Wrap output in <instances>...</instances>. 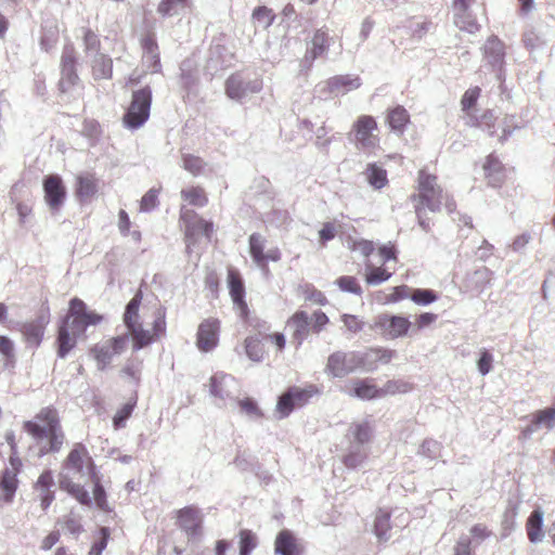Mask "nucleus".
I'll use <instances>...</instances> for the list:
<instances>
[{
    "instance_id": "obj_3",
    "label": "nucleus",
    "mask_w": 555,
    "mask_h": 555,
    "mask_svg": "<svg viewBox=\"0 0 555 555\" xmlns=\"http://www.w3.org/2000/svg\"><path fill=\"white\" fill-rule=\"evenodd\" d=\"M318 393L319 388L315 385H308L304 388L298 386L288 387L278 398L276 412L279 418L289 416L294 410L305 406Z\"/></svg>"
},
{
    "instance_id": "obj_56",
    "label": "nucleus",
    "mask_w": 555,
    "mask_h": 555,
    "mask_svg": "<svg viewBox=\"0 0 555 555\" xmlns=\"http://www.w3.org/2000/svg\"><path fill=\"white\" fill-rule=\"evenodd\" d=\"M135 406L134 402H127L124 404L113 417V425L116 429L125 426L127 420L131 416Z\"/></svg>"
},
{
    "instance_id": "obj_12",
    "label": "nucleus",
    "mask_w": 555,
    "mask_h": 555,
    "mask_svg": "<svg viewBox=\"0 0 555 555\" xmlns=\"http://www.w3.org/2000/svg\"><path fill=\"white\" fill-rule=\"evenodd\" d=\"M482 50L486 64L491 67L496 79L503 81L505 78L503 68L505 64L504 43L496 36H491L487 39Z\"/></svg>"
},
{
    "instance_id": "obj_49",
    "label": "nucleus",
    "mask_w": 555,
    "mask_h": 555,
    "mask_svg": "<svg viewBox=\"0 0 555 555\" xmlns=\"http://www.w3.org/2000/svg\"><path fill=\"white\" fill-rule=\"evenodd\" d=\"M410 298L420 306H428L438 299L437 293L430 288H415Z\"/></svg>"
},
{
    "instance_id": "obj_36",
    "label": "nucleus",
    "mask_w": 555,
    "mask_h": 555,
    "mask_svg": "<svg viewBox=\"0 0 555 555\" xmlns=\"http://www.w3.org/2000/svg\"><path fill=\"white\" fill-rule=\"evenodd\" d=\"M390 529V513L379 509L374 520V533L379 542H386L390 539V534H388Z\"/></svg>"
},
{
    "instance_id": "obj_4",
    "label": "nucleus",
    "mask_w": 555,
    "mask_h": 555,
    "mask_svg": "<svg viewBox=\"0 0 555 555\" xmlns=\"http://www.w3.org/2000/svg\"><path fill=\"white\" fill-rule=\"evenodd\" d=\"M436 176L429 175L424 170L418 175V194H413L412 199H420L417 205L436 212L439 211L443 203V192L436 183Z\"/></svg>"
},
{
    "instance_id": "obj_10",
    "label": "nucleus",
    "mask_w": 555,
    "mask_h": 555,
    "mask_svg": "<svg viewBox=\"0 0 555 555\" xmlns=\"http://www.w3.org/2000/svg\"><path fill=\"white\" fill-rule=\"evenodd\" d=\"M209 392L222 402L221 406H224L228 401L234 402L236 400L238 392L237 380L230 374L217 372L210 377Z\"/></svg>"
},
{
    "instance_id": "obj_43",
    "label": "nucleus",
    "mask_w": 555,
    "mask_h": 555,
    "mask_svg": "<svg viewBox=\"0 0 555 555\" xmlns=\"http://www.w3.org/2000/svg\"><path fill=\"white\" fill-rule=\"evenodd\" d=\"M129 333L133 336V349L140 350L153 341V335L147 330H144L141 324H134L133 327H127Z\"/></svg>"
},
{
    "instance_id": "obj_41",
    "label": "nucleus",
    "mask_w": 555,
    "mask_h": 555,
    "mask_svg": "<svg viewBox=\"0 0 555 555\" xmlns=\"http://www.w3.org/2000/svg\"><path fill=\"white\" fill-rule=\"evenodd\" d=\"M366 457V452L361 444L351 442L348 449V453L344 456V464L348 468L359 467Z\"/></svg>"
},
{
    "instance_id": "obj_25",
    "label": "nucleus",
    "mask_w": 555,
    "mask_h": 555,
    "mask_svg": "<svg viewBox=\"0 0 555 555\" xmlns=\"http://www.w3.org/2000/svg\"><path fill=\"white\" fill-rule=\"evenodd\" d=\"M288 326L293 328L294 339L301 345L311 328V319L306 311H297L288 321Z\"/></svg>"
},
{
    "instance_id": "obj_50",
    "label": "nucleus",
    "mask_w": 555,
    "mask_h": 555,
    "mask_svg": "<svg viewBox=\"0 0 555 555\" xmlns=\"http://www.w3.org/2000/svg\"><path fill=\"white\" fill-rule=\"evenodd\" d=\"M256 546V534L251 530L242 529L240 531V555H250Z\"/></svg>"
},
{
    "instance_id": "obj_6",
    "label": "nucleus",
    "mask_w": 555,
    "mask_h": 555,
    "mask_svg": "<svg viewBox=\"0 0 555 555\" xmlns=\"http://www.w3.org/2000/svg\"><path fill=\"white\" fill-rule=\"evenodd\" d=\"M129 343V335L122 334L113 337L102 344L94 345L90 352L96 361L98 370L104 371L113 361L115 356L121 354Z\"/></svg>"
},
{
    "instance_id": "obj_38",
    "label": "nucleus",
    "mask_w": 555,
    "mask_h": 555,
    "mask_svg": "<svg viewBox=\"0 0 555 555\" xmlns=\"http://www.w3.org/2000/svg\"><path fill=\"white\" fill-rule=\"evenodd\" d=\"M328 50V35L322 29H318L311 40V46L307 48V53L320 57Z\"/></svg>"
},
{
    "instance_id": "obj_5",
    "label": "nucleus",
    "mask_w": 555,
    "mask_h": 555,
    "mask_svg": "<svg viewBox=\"0 0 555 555\" xmlns=\"http://www.w3.org/2000/svg\"><path fill=\"white\" fill-rule=\"evenodd\" d=\"M181 221L184 223V241L186 245V253H191L192 246H194L201 235L205 236L208 241L210 240L214 224L210 221H206L198 217L194 210H184L181 212Z\"/></svg>"
},
{
    "instance_id": "obj_18",
    "label": "nucleus",
    "mask_w": 555,
    "mask_h": 555,
    "mask_svg": "<svg viewBox=\"0 0 555 555\" xmlns=\"http://www.w3.org/2000/svg\"><path fill=\"white\" fill-rule=\"evenodd\" d=\"M10 466L5 467L0 476V489L4 493V501L12 502L18 480L17 475L22 468V461L18 456H10Z\"/></svg>"
},
{
    "instance_id": "obj_1",
    "label": "nucleus",
    "mask_w": 555,
    "mask_h": 555,
    "mask_svg": "<svg viewBox=\"0 0 555 555\" xmlns=\"http://www.w3.org/2000/svg\"><path fill=\"white\" fill-rule=\"evenodd\" d=\"M24 429L38 446V456L57 453L65 441L59 413L54 408L41 409L33 420L24 422Z\"/></svg>"
},
{
    "instance_id": "obj_14",
    "label": "nucleus",
    "mask_w": 555,
    "mask_h": 555,
    "mask_svg": "<svg viewBox=\"0 0 555 555\" xmlns=\"http://www.w3.org/2000/svg\"><path fill=\"white\" fill-rule=\"evenodd\" d=\"M361 85V78L357 75H336L318 87L319 92L325 96H338L360 88Z\"/></svg>"
},
{
    "instance_id": "obj_53",
    "label": "nucleus",
    "mask_w": 555,
    "mask_h": 555,
    "mask_svg": "<svg viewBox=\"0 0 555 555\" xmlns=\"http://www.w3.org/2000/svg\"><path fill=\"white\" fill-rule=\"evenodd\" d=\"M181 195L193 206L203 207L208 202L203 189L201 188H191L190 190H182Z\"/></svg>"
},
{
    "instance_id": "obj_37",
    "label": "nucleus",
    "mask_w": 555,
    "mask_h": 555,
    "mask_svg": "<svg viewBox=\"0 0 555 555\" xmlns=\"http://www.w3.org/2000/svg\"><path fill=\"white\" fill-rule=\"evenodd\" d=\"M249 253L255 263L263 269L264 266V243L266 238L259 233L249 236Z\"/></svg>"
},
{
    "instance_id": "obj_44",
    "label": "nucleus",
    "mask_w": 555,
    "mask_h": 555,
    "mask_svg": "<svg viewBox=\"0 0 555 555\" xmlns=\"http://www.w3.org/2000/svg\"><path fill=\"white\" fill-rule=\"evenodd\" d=\"M274 18L275 15L272 10L264 5L257 7L251 15L254 25L262 29L269 28L273 24Z\"/></svg>"
},
{
    "instance_id": "obj_58",
    "label": "nucleus",
    "mask_w": 555,
    "mask_h": 555,
    "mask_svg": "<svg viewBox=\"0 0 555 555\" xmlns=\"http://www.w3.org/2000/svg\"><path fill=\"white\" fill-rule=\"evenodd\" d=\"M65 318H69V333L77 338L82 335L88 327L80 313H70L68 310V314Z\"/></svg>"
},
{
    "instance_id": "obj_30",
    "label": "nucleus",
    "mask_w": 555,
    "mask_h": 555,
    "mask_svg": "<svg viewBox=\"0 0 555 555\" xmlns=\"http://www.w3.org/2000/svg\"><path fill=\"white\" fill-rule=\"evenodd\" d=\"M543 516L544 513L541 508H535L531 512L527 519L526 530L528 539L531 543H539L543 540Z\"/></svg>"
},
{
    "instance_id": "obj_48",
    "label": "nucleus",
    "mask_w": 555,
    "mask_h": 555,
    "mask_svg": "<svg viewBox=\"0 0 555 555\" xmlns=\"http://www.w3.org/2000/svg\"><path fill=\"white\" fill-rule=\"evenodd\" d=\"M245 351L251 361L260 362L262 360L264 350L258 336H248L245 339Z\"/></svg>"
},
{
    "instance_id": "obj_26",
    "label": "nucleus",
    "mask_w": 555,
    "mask_h": 555,
    "mask_svg": "<svg viewBox=\"0 0 555 555\" xmlns=\"http://www.w3.org/2000/svg\"><path fill=\"white\" fill-rule=\"evenodd\" d=\"M54 479L51 470H44L38 478L35 488L40 491V504L46 511L54 500Z\"/></svg>"
},
{
    "instance_id": "obj_28",
    "label": "nucleus",
    "mask_w": 555,
    "mask_h": 555,
    "mask_svg": "<svg viewBox=\"0 0 555 555\" xmlns=\"http://www.w3.org/2000/svg\"><path fill=\"white\" fill-rule=\"evenodd\" d=\"M92 76L95 80L111 79L113 76V60L104 53L94 54L91 59Z\"/></svg>"
},
{
    "instance_id": "obj_27",
    "label": "nucleus",
    "mask_w": 555,
    "mask_h": 555,
    "mask_svg": "<svg viewBox=\"0 0 555 555\" xmlns=\"http://www.w3.org/2000/svg\"><path fill=\"white\" fill-rule=\"evenodd\" d=\"M192 7L191 0H160L157 13L164 18L185 15Z\"/></svg>"
},
{
    "instance_id": "obj_11",
    "label": "nucleus",
    "mask_w": 555,
    "mask_h": 555,
    "mask_svg": "<svg viewBox=\"0 0 555 555\" xmlns=\"http://www.w3.org/2000/svg\"><path fill=\"white\" fill-rule=\"evenodd\" d=\"M261 89V80L246 79L241 74H233L225 81V94L235 101H243L250 94L260 92Z\"/></svg>"
},
{
    "instance_id": "obj_17",
    "label": "nucleus",
    "mask_w": 555,
    "mask_h": 555,
    "mask_svg": "<svg viewBox=\"0 0 555 555\" xmlns=\"http://www.w3.org/2000/svg\"><path fill=\"white\" fill-rule=\"evenodd\" d=\"M395 351L385 348H369L363 351H357L358 370L363 372H373L379 363L390 362Z\"/></svg>"
},
{
    "instance_id": "obj_21",
    "label": "nucleus",
    "mask_w": 555,
    "mask_h": 555,
    "mask_svg": "<svg viewBox=\"0 0 555 555\" xmlns=\"http://www.w3.org/2000/svg\"><path fill=\"white\" fill-rule=\"evenodd\" d=\"M77 337L69 333V318H64L59 325L56 336V353L61 359L66 358L70 350L77 345Z\"/></svg>"
},
{
    "instance_id": "obj_42",
    "label": "nucleus",
    "mask_w": 555,
    "mask_h": 555,
    "mask_svg": "<svg viewBox=\"0 0 555 555\" xmlns=\"http://www.w3.org/2000/svg\"><path fill=\"white\" fill-rule=\"evenodd\" d=\"M234 402L240 406L241 412L244 413L250 420H260L263 417V412L259 408L257 401L254 398H236Z\"/></svg>"
},
{
    "instance_id": "obj_9",
    "label": "nucleus",
    "mask_w": 555,
    "mask_h": 555,
    "mask_svg": "<svg viewBox=\"0 0 555 555\" xmlns=\"http://www.w3.org/2000/svg\"><path fill=\"white\" fill-rule=\"evenodd\" d=\"M43 198L51 214H57L66 199L67 191L61 176L50 173L42 180Z\"/></svg>"
},
{
    "instance_id": "obj_63",
    "label": "nucleus",
    "mask_w": 555,
    "mask_h": 555,
    "mask_svg": "<svg viewBox=\"0 0 555 555\" xmlns=\"http://www.w3.org/2000/svg\"><path fill=\"white\" fill-rule=\"evenodd\" d=\"M492 363H493V356L492 353L487 350L482 349L480 351V357L477 361V369L479 373L485 376L492 370Z\"/></svg>"
},
{
    "instance_id": "obj_47",
    "label": "nucleus",
    "mask_w": 555,
    "mask_h": 555,
    "mask_svg": "<svg viewBox=\"0 0 555 555\" xmlns=\"http://www.w3.org/2000/svg\"><path fill=\"white\" fill-rule=\"evenodd\" d=\"M501 167L502 165L495 156L491 154L487 157L483 169L487 177L489 178L490 184L493 186H496L501 183Z\"/></svg>"
},
{
    "instance_id": "obj_13",
    "label": "nucleus",
    "mask_w": 555,
    "mask_h": 555,
    "mask_svg": "<svg viewBox=\"0 0 555 555\" xmlns=\"http://www.w3.org/2000/svg\"><path fill=\"white\" fill-rule=\"evenodd\" d=\"M358 369L357 351H335L330 354L325 371L335 378H343Z\"/></svg>"
},
{
    "instance_id": "obj_45",
    "label": "nucleus",
    "mask_w": 555,
    "mask_h": 555,
    "mask_svg": "<svg viewBox=\"0 0 555 555\" xmlns=\"http://www.w3.org/2000/svg\"><path fill=\"white\" fill-rule=\"evenodd\" d=\"M82 40L85 47V53L87 56H93L94 54L102 53L101 41L99 36L90 28H81Z\"/></svg>"
},
{
    "instance_id": "obj_61",
    "label": "nucleus",
    "mask_w": 555,
    "mask_h": 555,
    "mask_svg": "<svg viewBox=\"0 0 555 555\" xmlns=\"http://www.w3.org/2000/svg\"><path fill=\"white\" fill-rule=\"evenodd\" d=\"M441 444L434 439H425L420 448V453L431 460L440 455Z\"/></svg>"
},
{
    "instance_id": "obj_51",
    "label": "nucleus",
    "mask_w": 555,
    "mask_h": 555,
    "mask_svg": "<svg viewBox=\"0 0 555 555\" xmlns=\"http://www.w3.org/2000/svg\"><path fill=\"white\" fill-rule=\"evenodd\" d=\"M391 273L386 269L367 266L365 273V281L369 285H378L390 279Z\"/></svg>"
},
{
    "instance_id": "obj_31",
    "label": "nucleus",
    "mask_w": 555,
    "mask_h": 555,
    "mask_svg": "<svg viewBox=\"0 0 555 555\" xmlns=\"http://www.w3.org/2000/svg\"><path fill=\"white\" fill-rule=\"evenodd\" d=\"M98 192V182L93 175H79L76 180V196L80 202L92 198Z\"/></svg>"
},
{
    "instance_id": "obj_23",
    "label": "nucleus",
    "mask_w": 555,
    "mask_h": 555,
    "mask_svg": "<svg viewBox=\"0 0 555 555\" xmlns=\"http://www.w3.org/2000/svg\"><path fill=\"white\" fill-rule=\"evenodd\" d=\"M141 47L143 49V55L149 67L152 68L153 73H159L162 69L160 56L158 51V44L154 34H147L141 39Z\"/></svg>"
},
{
    "instance_id": "obj_55",
    "label": "nucleus",
    "mask_w": 555,
    "mask_h": 555,
    "mask_svg": "<svg viewBox=\"0 0 555 555\" xmlns=\"http://www.w3.org/2000/svg\"><path fill=\"white\" fill-rule=\"evenodd\" d=\"M350 431L354 439L353 443L364 446L370 441L371 428L367 423L356 424Z\"/></svg>"
},
{
    "instance_id": "obj_2",
    "label": "nucleus",
    "mask_w": 555,
    "mask_h": 555,
    "mask_svg": "<svg viewBox=\"0 0 555 555\" xmlns=\"http://www.w3.org/2000/svg\"><path fill=\"white\" fill-rule=\"evenodd\" d=\"M152 104V89L145 86L133 91L132 100L124 115V125L128 129H139L150 117Z\"/></svg>"
},
{
    "instance_id": "obj_8",
    "label": "nucleus",
    "mask_w": 555,
    "mask_h": 555,
    "mask_svg": "<svg viewBox=\"0 0 555 555\" xmlns=\"http://www.w3.org/2000/svg\"><path fill=\"white\" fill-rule=\"evenodd\" d=\"M352 129L354 131L356 146L362 151H371L378 146L379 138L373 132L377 130V122L371 115H361L354 121Z\"/></svg>"
},
{
    "instance_id": "obj_22",
    "label": "nucleus",
    "mask_w": 555,
    "mask_h": 555,
    "mask_svg": "<svg viewBox=\"0 0 555 555\" xmlns=\"http://www.w3.org/2000/svg\"><path fill=\"white\" fill-rule=\"evenodd\" d=\"M553 429L555 427V406L539 410L531 414V422L524 429L525 436H530L540 427Z\"/></svg>"
},
{
    "instance_id": "obj_24",
    "label": "nucleus",
    "mask_w": 555,
    "mask_h": 555,
    "mask_svg": "<svg viewBox=\"0 0 555 555\" xmlns=\"http://www.w3.org/2000/svg\"><path fill=\"white\" fill-rule=\"evenodd\" d=\"M275 553L280 555H300L301 547L291 530L283 529L279 532L275 539Z\"/></svg>"
},
{
    "instance_id": "obj_64",
    "label": "nucleus",
    "mask_w": 555,
    "mask_h": 555,
    "mask_svg": "<svg viewBox=\"0 0 555 555\" xmlns=\"http://www.w3.org/2000/svg\"><path fill=\"white\" fill-rule=\"evenodd\" d=\"M341 321L346 328L353 334L361 332L364 327V322L354 314L345 313L341 315Z\"/></svg>"
},
{
    "instance_id": "obj_46",
    "label": "nucleus",
    "mask_w": 555,
    "mask_h": 555,
    "mask_svg": "<svg viewBox=\"0 0 555 555\" xmlns=\"http://www.w3.org/2000/svg\"><path fill=\"white\" fill-rule=\"evenodd\" d=\"M141 299H142L141 294H137L126 305L125 313H124V323L127 327H133V325L137 324Z\"/></svg>"
},
{
    "instance_id": "obj_35",
    "label": "nucleus",
    "mask_w": 555,
    "mask_h": 555,
    "mask_svg": "<svg viewBox=\"0 0 555 555\" xmlns=\"http://www.w3.org/2000/svg\"><path fill=\"white\" fill-rule=\"evenodd\" d=\"M69 311L70 313H80L87 326L96 325L102 321V315L98 314L95 311L88 310L87 305L77 297L70 299Z\"/></svg>"
},
{
    "instance_id": "obj_39",
    "label": "nucleus",
    "mask_w": 555,
    "mask_h": 555,
    "mask_svg": "<svg viewBox=\"0 0 555 555\" xmlns=\"http://www.w3.org/2000/svg\"><path fill=\"white\" fill-rule=\"evenodd\" d=\"M365 173L367 182L376 190L384 188L388 182L387 171L376 164H369Z\"/></svg>"
},
{
    "instance_id": "obj_40",
    "label": "nucleus",
    "mask_w": 555,
    "mask_h": 555,
    "mask_svg": "<svg viewBox=\"0 0 555 555\" xmlns=\"http://www.w3.org/2000/svg\"><path fill=\"white\" fill-rule=\"evenodd\" d=\"M87 454V449L82 443H77L69 452L65 460V467L69 469H74L77 473H81L83 470V460L82 456Z\"/></svg>"
},
{
    "instance_id": "obj_15",
    "label": "nucleus",
    "mask_w": 555,
    "mask_h": 555,
    "mask_svg": "<svg viewBox=\"0 0 555 555\" xmlns=\"http://www.w3.org/2000/svg\"><path fill=\"white\" fill-rule=\"evenodd\" d=\"M412 323L408 318L396 314H380L375 321V327L389 339H396L405 336Z\"/></svg>"
},
{
    "instance_id": "obj_33",
    "label": "nucleus",
    "mask_w": 555,
    "mask_h": 555,
    "mask_svg": "<svg viewBox=\"0 0 555 555\" xmlns=\"http://www.w3.org/2000/svg\"><path fill=\"white\" fill-rule=\"evenodd\" d=\"M350 393L361 400L382 398L380 388H378L373 380L369 378L356 379Z\"/></svg>"
},
{
    "instance_id": "obj_57",
    "label": "nucleus",
    "mask_w": 555,
    "mask_h": 555,
    "mask_svg": "<svg viewBox=\"0 0 555 555\" xmlns=\"http://www.w3.org/2000/svg\"><path fill=\"white\" fill-rule=\"evenodd\" d=\"M182 164H183V168L194 176L199 175L204 167L203 159L198 156H194L191 154L182 155Z\"/></svg>"
},
{
    "instance_id": "obj_16",
    "label": "nucleus",
    "mask_w": 555,
    "mask_h": 555,
    "mask_svg": "<svg viewBox=\"0 0 555 555\" xmlns=\"http://www.w3.org/2000/svg\"><path fill=\"white\" fill-rule=\"evenodd\" d=\"M77 56L73 44H66L62 51L61 56V74L60 89L62 92H66L70 87L75 86L78 80V74L76 70Z\"/></svg>"
},
{
    "instance_id": "obj_62",
    "label": "nucleus",
    "mask_w": 555,
    "mask_h": 555,
    "mask_svg": "<svg viewBox=\"0 0 555 555\" xmlns=\"http://www.w3.org/2000/svg\"><path fill=\"white\" fill-rule=\"evenodd\" d=\"M158 205V190L150 189L142 197L140 203L141 211H152Z\"/></svg>"
},
{
    "instance_id": "obj_60",
    "label": "nucleus",
    "mask_w": 555,
    "mask_h": 555,
    "mask_svg": "<svg viewBox=\"0 0 555 555\" xmlns=\"http://www.w3.org/2000/svg\"><path fill=\"white\" fill-rule=\"evenodd\" d=\"M454 23L460 29L466 30L470 34H474L479 30V24L477 23L476 18L470 14V12L464 14V16L455 17Z\"/></svg>"
},
{
    "instance_id": "obj_52",
    "label": "nucleus",
    "mask_w": 555,
    "mask_h": 555,
    "mask_svg": "<svg viewBox=\"0 0 555 555\" xmlns=\"http://www.w3.org/2000/svg\"><path fill=\"white\" fill-rule=\"evenodd\" d=\"M335 285L339 287L341 292L350 293L354 295H361L362 288L359 285L357 279L351 275H343L335 280Z\"/></svg>"
},
{
    "instance_id": "obj_32",
    "label": "nucleus",
    "mask_w": 555,
    "mask_h": 555,
    "mask_svg": "<svg viewBox=\"0 0 555 555\" xmlns=\"http://www.w3.org/2000/svg\"><path fill=\"white\" fill-rule=\"evenodd\" d=\"M492 271L487 267L476 269L473 273L468 274L465 280V287L468 291L477 294L481 293L490 283Z\"/></svg>"
},
{
    "instance_id": "obj_34",
    "label": "nucleus",
    "mask_w": 555,
    "mask_h": 555,
    "mask_svg": "<svg viewBox=\"0 0 555 555\" xmlns=\"http://www.w3.org/2000/svg\"><path fill=\"white\" fill-rule=\"evenodd\" d=\"M386 121L392 131L402 134L406 124L410 121V115L403 106L398 105L388 111Z\"/></svg>"
},
{
    "instance_id": "obj_19",
    "label": "nucleus",
    "mask_w": 555,
    "mask_h": 555,
    "mask_svg": "<svg viewBox=\"0 0 555 555\" xmlns=\"http://www.w3.org/2000/svg\"><path fill=\"white\" fill-rule=\"evenodd\" d=\"M228 287L234 306L237 308L241 318H246L249 312L245 300V285L238 271H228Z\"/></svg>"
},
{
    "instance_id": "obj_20",
    "label": "nucleus",
    "mask_w": 555,
    "mask_h": 555,
    "mask_svg": "<svg viewBox=\"0 0 555 555\" xmlns=\"http://www.w3.org/2000/svg\"><path fill=\"white\" fill-rule=\"evenodd\" d=\"M219 328L220 322L216 319H207L199 324L196 345L201 351L208 352L217 346Z\"/></svg>"
},
{
    "instance_id": "obj_29",
    "label": "nucleus",
    "mask_w": 555,
    "mask_h": 555,
    "mask_svg": "<svg viewBox=\"0 0 555 555\" xmlns=\"http://www.w3.org/2000/svg\"><path fill=\"white\" fill-rule=\"evenodd\" d=\"M44 324L46 322L43 318H38L35 321L22 324L21 332L27 344L34 347L40 346L44 334Z\"/></svg>"
},
{
    "instance_id": "obj_54",
    "label": "nucleus",
    "mask_w": 555,
    "mask_h": 555,
    "mask_svg": "<svg viewBox=\"0 0 555 555\" xmlns=\"http://www.w3.org/2000/svg\"><path fill=\"white\" fill-rule=\"evenodd\" d=\"M382 390V397L385 395H396V393H405L412 390V385L405 380L397 379V380H388Z\"/></svg>"
},
{
    "instance_id": "obj_59",
    "label": "nucleus",
    "mask_w": 555,
    "mask_h": 555,
    "mask_svg": "<svg viewBox=\"0 0 555 555\" xmlns=\"http://www.w3.org/2000/svg\"><path fill=\"white\" fill-rule=\"evenodd\" d=\"M495 117L492 113V111L488 109L479 118H475L474 124L476 127L488 131L490 135L494 134L493 128H494Z\"/></svg>"
},
{
    "instance_id": "obj_7",
    "label": "nucleus",
    "mask_w": 555,
    "mask_h": 555,
    "mask_svg": "<svg viewBox=\"0 0 555 555\" xmlns=\"http://www.w3.org/2000/svg\"><path fill=\"white\" fill-rule=\"evenodd\" d=\"M203 521L201 509L196 506L190 505L178 511V527L192 544L198 543L202 539Z\"/></svg>"
}]
</instances>
